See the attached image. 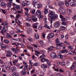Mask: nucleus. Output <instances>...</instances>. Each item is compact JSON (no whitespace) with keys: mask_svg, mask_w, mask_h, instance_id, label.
Here are the masks:
<instances>
[{"mask_svg":"<svg viewBox=\"0 0 76 76\" xmlns=\"http://www.w3.org/2000/svg\"><path fill=\"white\" fill-rule=\"evenodd\" d=\"M48 15L49 16H52V18L53 19H55L58 18L57 14H55V12L54 11H51L50 12Z\"/></svg>","mask_w":76,"mask_h":76,"instance_id":"nucleus-1","label":"nucleus"},{"mask_svg":"<svg viewBox=\"0 0 76 76\" xmlns=\"http://www.w3.org/2000/svg\"><path fill=\"white\" fill-rule=\"evenodd\" d=\"M30 3H31L30 2L27 1H23L21 4L23 7H25L26 6H29L30 4Z\"/></svg>","mask_w":76,"mask_h":76,"instance_id":"nucleus-2","label":"nucleus"},{"mask_svg":"<svg viewBox=\"0 0 76 76\" xmlns=\"http://www.w3.org/2000/svg\"><path fill=\"white\" fill-rule=\"evenodd\" d=\"M50 57L51 58H57V56L54 53H52L50 54Z\"/></svg>","mask_w":76,"mask_h":76,"instance_id":"nucleus-3","label":"nucleus"},{"mask_svg":"<svg viewBox=\"0 0 76 76\" xmlns=\"http://www.w3.org/2000/svg\"><path fill=\"white\" fill-rule=\"evenodd\" d=\"M54 37V34L53 33H49L48 36L47 37V38L49 39L50 38H53Z\"/></svg>","mask_w":76,"mask_h":76,"instance_id":"nucleus-4","label":"nucleus"},{"mask_svg":"<svg viewBox=\"0 0 76 76\" xmlns=\"http://www.w3.org/2000/svg\"><path fill=\"white\" fill-rule=\"evenodd\" d=\"M38 0H34L33 1V5L34 7H36L38 5Z\"/></svg>","mask_w":76,"mask_h":76,"instance_id":"nucleus-5","label":"nucleus"},{"mask_svg":"<svg viewBox=\"0 0 76 76\" xmlns=\"http://www.w3.org/2000/svg\"><path fill=\"white\" fill-rule=\"evenodd\" d=\"M63 43H60L58 44H56V49H59L60 47H62L63 46Z\"/></svg>","mask_w":76,"mask_h":76,"instance_id":"nucleus-6","label":"nucleus"},{"mask_svg":"<svg viewBox=\"0 0 76 76\" xmlns=\"http://www.w3.org/2000/svg\"><path fill=\"white\" fill-rule=\"evenodd\" d=\"M15 8L17 9V10H18V13H22V9H20V6L19 5L16 6L15 7Z\"/></svg>","mask_w":76,"mask_h":76,"instance_id":"nucleus-7","label":"nucleus"},{"mask_svg":"<svg viewBox=\"0 0 76 76\" xmlns=\"http://www.w3.org/2000/svg\"><path fill=\"white\" fill-rule=\"evenodd\" d=\"M58 11L60 13L63 14V15H64L65 13V10H64V9L61 8H60L59 9Z\"/></svg>","mask_w":76,"mask_h":76,"instance_id":"nucleus-8","label":"nucleus"},{"mask_svg":"<svg viewBox=\"0 0 76 76\" xmlns=\"http://www.w3.org/2000/svg\"><path fill=\"white\" fill-rule=\"evenodd\" d=\"M7 53H8L7 54L6 56L9 57H11L12 55V53L11 52L9 51H6L7 50H5Z\"/></svg>","mask_w":76,"mask_h":76,"instance_id":"nucleus-9","label":"nucleus"},{"mask_svg":"<svg viewBox=\"0 0 76 76\" xmlns=\"http://www.w3.org/2000/svg\"><path fill=\"white\" fill-rule=\"evenodd\" d=\"M59 5V7L60 8H62L64 6V3L62 1L59 2L58 3Z\"/></svg>","mask_w":76,"mask_h":76,"instance_id":"nucleus-10","label":"nucleus"},{"mask_svg":"<svg viewBox=\"0 0 76 76\" xmlns=\"http://www.w3.org/2000/svg\"><path fill=\"white\" fill-rule=\"evenodd\" d=\"M17 50H19V49H16L15 48H11V50H12L13 51V53H14L15 54H18V52Z\"/></svg>","mask_w":76,"mask_h":76,"instance_id":"nucleus-11","label":"nucleus"},{"mask_svg":"<svg viewBox=\"0 0 76 76\" xmlns=\"http://www.w3.org/2000/svg\"><path fill=\"white\" fill-rule=\"evenodd\" d=\"M5 28L6 27H3V28L1 30V33L2 34V35H4V32H5V33L6 32V30L5 29Z\"/></svg>","mask_w":76,"mask_h":76,"instance_id":"nucleus-12","label":"nucleus"},{"mask_svg":"<svg viewBox=\"0 0 76 76\" xmlns=\"http://www.w3.org/2000/svg\"><path fill=\"white\" fill-rule=\"evenodd\" d=\"M55 28H59L60 26V23L58 22H56L55 23L54 25Z\"/></svg>","mask_w":76,"mask_h":76,"instance_id":"nucleus-13","label":"nucleus"},{"mask_svg":"<svg viewBox=\"0 0 76 76\" xmlns=\"http://www.w3.org/2000/svg\"><path fill=\"white\" fill-rule=\"evenodd\" d=\"M12 4H13V3L10 2L7 3L6 5L8 8H10V7H11V6H12Z\"/></svg>","mask_w":76,"mask_h":76,"instance_id":"nucleus-14","label":"nucleus"},{"mask_svg":"<svg viewBox=\"0 0 76 76\" xmlns=\"http://www.w3.org/2000/svg\"><path fill=\"white\" fill-rule=\"evenodd\" d=\"M60 18H61V20L62 22H65L66 21V18L63 17V16L60 15Z\"/></svg>","mask_w":76,"mask_h":76,"instance_id":"nucleus-15","label":"nucleus"},{"mask_svg":"<svg viewBox=\"0 0 76 76\" xmlns=\"http://www.w3.org/2000/svg\"><path fill=\"white\" fill-rule=\"evenodd\" d=\"M41 11L39 10H38L37 11L36 13H35L34 15L35 16H37V15H41Z\"/></svg>","mask_w":76,"mask_h":76,"instance_id":"nucleus-16","label":"nucleus"},{"mask_svg":"<svg viewBox=\"0 0 76 76\" xmlns=\"http://www.w3.org/2000/svg\"><path fill=\"white\" fill-rule=\"evenodd\" d=\"M28 65H26L24 68V70L26 72L28 71Z\"/></svg>","mask_w":76,"mask_h":76,"instance_id":"nucleus-17","label":"nucleus"},{"mask_svg":"<svg viewBox=\"0 0 76 76\" xmlns=\"http://www.w3.org/2000/svg\"><path fill=\"white\" fill-rule=\"evenodd\" d=\"M1 6H3L4 8H6V4L5 3L2 2L1 4Z\"/></svg>","mask_w":76,"mask_h":76,"instance_id":"nucleus-18","label":"nucleus"},{"mask_svg":"<svg viewBox=\"0 0 76 76\" xmlns=\"http://www.w3.org/2000/svg\"><path fill=\"white\" fill-rule=\"evenodd\" d=\"M21 74L23 75H26V71L24 70H23L21 72Z\"/></svg>","mask_w":76,"mask_h":76,"instance_id":"nucleus-19","label":"nucleus"},{"mask_svg":"<svg viewBox=\"0 0 76 76\" xmlns=\"http://www.w3.org/2000/svg\"><path fill=\"white\" fill-rule=\"evenodd\" d=\"M38 23H36L35 24H33V27L34 28H37V27H38Z\"/></svg>","mask_w":76,"mask_h":76,"instance_id":"nucleus-20","label":"nucleus"},{"mask_svg":"<svg viewBox=\"0 0 76 76\" xmlns=\"http://www.w3.org/2000/svg\"><path fill=\"white\" fill-rule=\"evenodd\" d=\"M12 72H15L16 70V68L15 66L12 67L11 68Z\"/></svg>","mask_w":76,"mask_h":76,"instance_id":"nucleus-21","label":"nucleus"},{"mask_svg":"<svg viewBox=\"0 0 76 76\" xmlns=\"http://www.w3.org/2000/svg\"><path fill=\"white\" fill-rule=\"evenodd\" d=\"M48 50H50V51H52L53 50V49H54V47L53 46H50L49 47V48H48Z\"/></svg>","mask_w":76,"mask_h":76,"instance_id":"nucleus-22","label":"nucleus"},{"mask_svg":"<svg viewBox=\"0 0 76 76\" xmlns=\"http://www.w3.org/2000/svg\"><path fill=\"white\" fill-rule=\"evenodd\" d=\"M4 43H5L6 44H9L10 43V42H9V41L7 39H4Z\"/></svg>","mask_w":76,"mask_h":76,"instance_id":"nucleus-23","label":"nucleus"},{"mask_svg":"<svg viewBox=\"0 0 76 76\" xmlns=\"http://www.w3.org/2000/svg\"><path fill=\"white\" fill-rule=\"evenodd\" d=\"M70 5L72 7V6H75V5H76V3L74 2H72L70 3Z\"/></svg>","mask_w":76,"mask_h":76,"instance_id":"nucleus-24","label":"nucleus"},{"mask_svg":"<svg viewBox=\"0 0 76 76\" xmlns=\"http://www.w3.org/2000/svg\"><path fill=\"white\" fill-rule=\"evenodd\" d=\"M12 76H18V73L14 72L12 74Z\"/></svg>","mask_w":76,"mask_h":76,"instance_id":"nucleus-25","label":"nucleus"},{"mask_svg":"<svg viewBox=\"0 0 76 76\" xmlns=\"http://www.w3.org/2000/svg\"><path fill=\"white\" fill-rule=\"evenodd\" d=\"M18 60H14L13 61V63L14 64V65H16V63H18Z\"/></svg>","mask_w":76,"mask_h":76,"instance_id":"nucleus-26","label":"nucleus"},{"mask_svg":"<svg viewBox=\"0 0 76 76\" xmlns=\"http://www.w3.org/2000/svg\"><path fill=\"white\" fill-rule=\"evenodd\" d=\"M41 67L42 68H43L44 69H47V67L46 66V65L44 64L41 65Z\"/></svg>","mask_w":76,"mask_h":76,"instance_id":"nucleus-27","label":"nucleus"},{"mask_svg":"<svg viewBox=\"0 0 76 76\" xmlns=\"http://www.w3.org/2000/svg\"><path fill=\"white\" fill-rule=\"evenodd\" d=\"M42 7V5L41 4H38L37 6V8L38 9H40L41 7Z\"/></svg>","mask_w":76,"mask_h":76,"instance_id":"nucleus-28","label":"nucleus"},{"mask_svg":"<svg viewBox=\"0 0 76 76\" xmlns=\"http://www.w3.org/2000/svg\"><path fill=\"white\" fill-rule=\"evenodd\" d=\"M1 47L2 49H5V48H6V45L3 44L1 45Z\"/></svg>","mask_w":76,"mask_h":76,"instance_id":"nucleus-29","label":"nucleus"},{"mask_svg":"<svg viewBox=\"0 0 76 76\" xmlns=\"http://www.w3.org/2000/svg\"><path fill=\"white\" fill-rule=\"evenodd\" d=\"M46 67H47V68L50 66V62H47V63L46 64Z\"/></svg>","mask_w":76,"mask_h":76,"instance_id":"nucleus-30","label":"nucleus"},{"mask_svg":"<svg viewBox=\"0 0 76 76\" xmlns=\"http://www.w3.org/2000/svg\"><path fill=\"white\" fill-rule=\"evenodd\" d=\"M35 38L36 39H38L39 38V35L38 34L36 33L35 34Z\"/></svg>","mask_w":76,"mask_h":76,"instance_id":"nucleus-31","label":"nucleus"},{"mask_svg":"<svg viewBox=\"0 0 76 76\" xmlns=\"http://www.w3.org/2000/svg\"><path fill=\"white\" fill-rule=\"evenodd\" d=\"M35 10L33 9L31 10V13L32 14H34L35 12Z\"/></svg>","mask_w":76,"mask_h":76,"instance_id":"nucleus-32","label":"nucleus"},{"mask_svg":"<svg viewBox=\"0 0 76 76\" xmlns=\"http://www.w3.org/2000/svg\"><path fill=\"white\" fill-rule=\"evenodd\" d=\"M58 57L59 58H63V56L60 54H59L58 55Z\"/></svg>","mask_w":76,"mask_h":76,"instance_id":"nucleus-33","label":"nucleus"},{"mask_svg":"<svg viewBox=\"0 0 76 76\" xmlns=\"http://www.w3.org/2000/svg\"><path fill=\"white\" fill-rule=\"evenodd\" d=\"M61 31H64L66 29V27L64 26H61Z\"/></svg>","mask_w":76,"mask_h":76,"instance_id":"nucleus-34","label":"nucleus"},{"mask_svg":"<svg viewBox=\"0 0 76 76\" xmlns=\"http://www.w3.org/2000/svg\"><path fill=\"white\" fill-rule=\"evenodd\" d=\"M65 3L67 6H69V1H65Z\"/></svg>","mask_w":76,"mask_h":76,"instance_id":"nucleus-35","label":"nucleus"},{"mask_svg":"<svg viewBox=\"0 0 76 76\" xmlns=\"http://www.w3.org/2000/svg\"><path fill=\"white\" fill-rule=\"evenodd\" d=\"M44 12L45 14H47L48 13V10L47 9H45L44 10Z\"/></svg>","mask_w":76,"mask_h":76,"instance_id":"nucleus-36","label":"nucleus"},{"mask_svg":"<svg viewBox=\"0 0 76 76\" xmlns=\"http://www.w3.org/2000/svg\"><path fill=\"white\" fill-rule=\"evenodd\" d=\"M45 27V28H47L48 29H50V27L48 26V25L47 24H45V25L44 26Z\"/></svg>","mask_w":76,"mask_h":76,"instance_id":"nucleus-37","label":"nucleus"},{"mask_svg":"<svg viewBox=\"0 0 76 76\" xmlns=\"http://www.w3.org/2000/svg\"><path fill=\"white\" fill-rule=\"evenodd\" d=\"M61 65L62 66H64L66 65V63L64 61H63L62 62H61Z\"/></svg>","mask_w":76,"mask_h":76,"instance_id":"nucleus-38","label":"nucleus"},{"mask_svg":"<svg viewBox=\"0 0 76 76\" xmlns=\"http://www.w3.org/2000/svg\"><path fill=\"white\" fill-rule=\"evenodd\" d=\"M48 19L49 20H53L54 19L53 18L52 16H50V17H49Z\"/></svg>","mask_w":76,"mask_h":76,"instance_id":"nucleus-39","label":"nucleus"},{"mask_svg":"<svg viewBox=\"0 0 76 76\" xmlns=\"http://www.w3.org/2000/svg\"><path fill=\"white\" fill-rule=\"evenodd\" d=\"M45 58H42L41 59V61L42 62H45Z\"/></svg>","mask_w":76,"mask_h":76,"instance_id":"nucleus-40","label":"nucleus"},{"mask_svg":"<svg viewBox=\"0 0 76 76\" xmlns=\"http://www.w3.org/2000/svg\"><path fill=\"white\" fill-rule=\"evenodd\" d=\"M7 35L8 37H9L10 38H12V36L10 35V34L9 33H7Z\"/></svg>","mask_w":76,"mask_h":76,"instance_id":"nucleus-41","label":"nucleus"},{"mask_svg":"<svg viewBox=\"0 0 76 76\" xmlns=\"http://www.w3.org/2000/svg\"><path fill=\"white\" fill-rule=\"evenodd\" d=\"M28 41H29L30 42H32V38H29L28 39Z\"/></svg>","mask_w":76,"mask_h":76,"instance_id":"nucleus-42","label":"nucleus"},{"mask_svg":"<svg viewBox=\"0 0 76 76\" xmlns=\"http://www.w3.org/2000/svg\"><path fill=\"white\" fill-rule=\"evenodd\" d=\"M25 10L26 12H29V9H28V8H25Z\"/></svg>","mask_w":76,"mask_h":76,"instance_id":"nucleus-43","label":"nucleus"},{"mask_svg":"<svg viewBox=\"0 0 76 76\" xmlns=\"http://www.w3.org/2000/svg\"><path fill=\"white\" fill-rule=\"evenodd\" d=\"M1 11H2L3 13L4 14L6 13V10H3V9H1Z\"/></svg>","mask_w":76,"mask_h":76,"instance_id":"nucleus-44","label":"nucleus"},{"mask_svg":"<svg viewBox=\"0 0 76 76\" xmlns=\"http://www.w3.org/2000/svg\"><path fill=\"white\" fill-rule=\"evenodd\" d=\"M13 13H14L16 14L17 11H16V10L15 9H14L13 10Z\"/></svg>","mask_w":76,"mask_h":76,"instance_id":"nucleus-45","label":"nucleus"},{"mask_svg":"<svg viewBox=\"0 0 76 76\" xmlns=\"http://www.w3.org/2000/svg\"><path fill=\"white\" fill-rule=\"evenodd\" d=\"M31 25V24L27 23H26V26H30Z\"/></svg>","mask_w":76,"mask_h":76,"instance_id":"nucleus-46","label":"nucleus"},{"mask_svg":"<svg viewBox=\"0 0 76 76\" xmlns=\"http://www.w3.org/2000/svg\"><path fill=\"white\" fill-rule=\"evenodd\" d=\"M50 7L49 4H47V5L46 6V9H50Z\"/></svg>","mask_w":76,"mask_h":76,"instance_id":"nucleus-47","label":"nucleus"},{"mask_svg":"<svg viewBox=\"0 0 76 76\" xmlns=\"http://www.w3.org/2000/svg\"><path fill=\"white\" fill-rule=\"evenodd\" d=\"M61 24L63 25H67V23H66L64 22H62Z\"/></svg>","mask_w":76,"mask_h":76,"instance_id":"nucleus-48","label":"nucleus"},{"mask_svg":"<svg viewBox=\"0 0 76 76\" xmlns=\"http://www.w3.org/2000/svg\"><path fill=\"white\" fill-rule=\"evenodd\" d=\"M10 65L9 66H7L6 67V69L7 70H10Z\"/></svg>","mask_w":76,"mask_h":76,"instance_id":"nucleus-49","label":"nucleus"},{"mask_svg":"<svg viewBox=\"0 0 76 76\" xmlns=\"http://www.w3.org/2000/svg\"><path fill=\"white\" fill-rule=\"evenodd\" d=\"M32 19L33 21H34V22H37V18H34Z\"/></svg>","mask_w":76,"mask_h":76,"instance_id":"nucleus-50","label":"nucleus"},{"mask_svg":"<svg viewBox=\"0 0 76 76\" xmlns=\"http://www.w3.org/2000/svg\"><path fill=\"white\" fill-rule=\"evenodd\" d=\"M31 18H32V19H35V18L36 17L35 16V15H31Z\"/></svg>","mask_w":76,"mask_h":76,"instance_id":"nucleus-51","label":"nucleus"},{"mask_svg":"<svg viewBox=\"0 0 76 76\" xmlns=\"http://www.w3.org/2000/svg\"><path fill=\"white\" fill-rule=\"evenodd\" d=\"M69 38V35H66L65 36V39H67Z\"/></svg>","mask_w":76,"mask_h":76,"instance_id":"nucleus-52","label":"nucleus"},{"mask_svg":"<svg viewBox=\"0 0 76 76\" xmlns=\"http://www.w3.org/2000/svg\"><path fill=\"white\" fill-rule=\"evenodd\" d=\"M27 20L28 21H30L31 20V18L30 17H28L27 18Z\"/></svg>","mask_w":76,"mask_h":76,"instance_id":"nucleus-53","label":"nucleus"},{"mask_svg":"<svg viewBox=\"0 0 76 76\" xmlns=\"http://www.w3.org/2000/svg\"><path fill=\"white\" fill-rule=\"evenodd\" d=\"M20 45L21 46L22 48H23L24 47V44L23 43H22L20 44Z\"/></svg>","mask_w":76,"mask_h":76,"instance_id":"nucleus-54","label":"nucleus"},{"mask_svg":"<svg viewBox=\"0 0 76 76\" xmlns=\"http://www.w3.org/2000/svg\"><path fill=\"white\" fill-rule=\"evenodd\" d=\"M56 42L57 44H58V43H60V41L58 39H57L56 41Z\"/></svg>","mask_w":76,"mask_h":76,"instance_id":"nucleus-55","label":"nucleus"},{"mask_svg":"<svg viewBox=\"0 0 76 76\" xmlns=\"http://www.w3.org/2000/svg\"><path fill=\"white\" fill-rule=\"evenodd\" d=\"M38 29L40 30H42V27L41 26H39L38 28Z\"/></svg>","mask_w":76,"mask_h":76,"instance_id":"nucleus-56","label":"nucleus"},{"mask_svg":"<svg viewBox=\"0 0 76 76\" xmlns=\"http://www.w3.org/2000/svg\"><path fill=\"white\" fill-rule=\"evenodd\" d=\"M8 23H6L4 26V27H6V28L7 26H8Z\"/></svg>","mask_w":76,"mask_h":76,"instance_id":"nucleus-57","label":"nucleus"},{"mask_svg":"<svg viewBox=\"0 0 76 76\" xmlns=\"http://www.w3.org/2000/svg\"><path fill=\"white\" fill-rule=\"evenodd\" d=\"M68 48L69 49H70L71 50H72L73 49V47H72V46H69L68 47Z\"/></svg>","mask_w":76,"mask_h":76,"instance_id":"nucleus-58","label":"nucleus"},{"mask_svg":"<svg viewBox=\"0 0 76 76\" xmlns=\"http://www.w3.org/2000/svg\"><path fill=\"white\" fill-rule=\"evenodd\" d=\"M25 15L26 16H29V14L26 12L25 13Z\"/></svg>","mask_w":76,"mask_h":76,"instance_id":"nucleus-59","label":"nucleus"},{"mask_svg":"<svg viewBox=\"0 0 76 76\" xmlns=\"http://www.w3.org/2000/svg\"><path fill=\"white\" fill-rule=\"evenodd\" d=\"M67 20H69L70 19V18L69 17H67L66 18Z\"/></svg>","mask_w":76,"mask_h":76,"instance_id":"nucleus-60","label":"nucleus"},{"mask_svg":"<svg viewBox=\"0 0 76 76\" xmlns=\"http://www.w3.org/2000/svg\"><path fill=\"white\" fill-rule=\"evenodd\" d=\"M59 72H64V71L62 69H59Z\"/></svg>","mask_w":76,"mask_h":76,"instance_id":"nucleus-61","label":"nucleus"},{"mask_svg":"<svg viewBox=\"0 0 76 76\" xmlns=\"http://www.w3.org/2000/svg\"><path fill=\"white\" fill-rule=\"evenodd\" d=\"M69 54H70V55L72 54V51L69 50Z\"/></svg>","mask_w":76,"mask_h":76,"instance_id":"nucleus-62","label":"nucleus"},{"mask_svg":"<svg viewBox=\"0 0 76 76\" xmlns=\"http://www.w3.org/2000/svg\"><path fill=\"white\" fill-rule=\"evenodd\" d=\"M68 53V50H64V53Z\"/></svg>","mask_w":76,"mask_h":76,"instance_id":"nucleus-63","label":"nucleus"},{"mask_svg":"<svg viewBox=\"0 0 76 76\" xmlns=\"http://www.w3.org/2000/svg\"><path fill=\"white\" fill-rule=\"evenodd\" d=\"M20 15L18 14L17 15V18H19V17H20Z\"/></svg>","mask_w":76,"mask_h":76,"instance_id":"nucleus-64","label":"nucleus"}]
</instances>
